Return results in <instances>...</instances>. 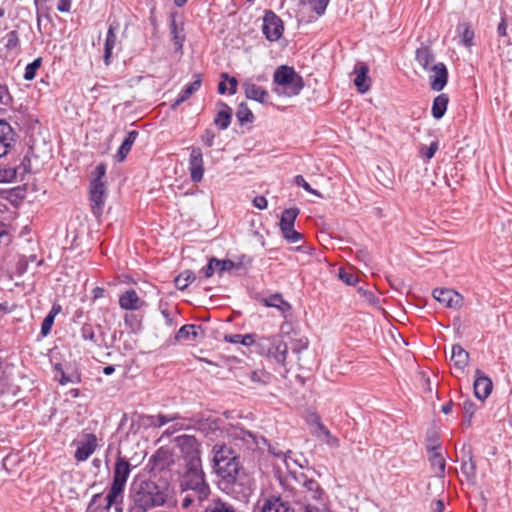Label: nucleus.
Instances as JSON below:
<instances>
[{
    "mask_svg": "<svg viewBox=\"0 0 512 512\" xmlns=\"http://www.w3.org/2000/svg\"><path fill=\"white\" fill-rule=\"evenodd\" d=\"M189 170L193 182L198 183L204 174L203 157L200 148H193L189 159Z\"/></svg>",
    "mask_w": 512,
    "mask_h": 512,
    "instance_id": "14",
    "label": "nucleus"
},
{
    "mask_svg": "<svg viewBox=\"0 0 512 512\" xmlns=\"http://www.w3.org/2000/svg\"><path fill=\"white\" fill-rule=\"evenodd\" d=\"M497 33L499 36L502 37L507 35V25L504 19H502V21L499 23L497 27Z\"/></svg>",
    "mask_w": 512,
    "mask_h": 512,
    "instance_id": "62",
    "label": "nucleus"
},
{
    "mask_svg": "<svg viewBox=\"0 0 512 512\" xmlns=\"http://www.w3.org/2000/svg\"><path fill=\"white\" fill-rule=\"evenodd\" d=\"M71 8V0H58L57 9L60 12H69Z\"/></svg>",
    "mask_w": 512,
    "mask_h": 512,
    "instance_id": "60",
    "label": "nucleus"
},
{
    "mask_svg": "<svg viewBox=\"0 0 512 512\" xmlns=\"http://www.w3.org/2000/svg\"><path fill=\"white\" fill-rule=\"evenodd\" d=\"M215 134L212 130L207 129L202 135V141L207 147H211L214 143Z\"/></svg>",
    "mask_w": 512,
    "mask_h": 512,
    "instance_id": "58",
    "label": "nucleus"
},
{
    "mask_svg": "<svg viewBox=\"0 0 512 512\" xmlns=\"http://www.w3.org/2000/svg\"><path fill=\"white\" fill-rule=\"evenodd\" d=\"M117 29H118V24L112 23V24H110L108 31H107L105 45H104V62L106 65L110 64V58L112 56L113 49L116 46V41H117L116 31H117Z\"/></svg>",
    "mask_w": 512,
    "mask_h": 512,
    "instance_id": "22",
    "label": "nucleus"
},
{
    "mask_svg": "<svg viewBox=\"0 0 512 512\" xmlns=\"http://www.w3.org/2000/svg\"><path fill=\"white\" fill-rule=\"evenodd\" d=\"M253 205L260 209V210H263V209H266L267 206H268V202H267V199L264 197V196H257L253 199Z\"/></svg>",
    "mask_w": 512,
    "mask_h": 512,
    "instance_id": "59",
    "label": "nucleus"
},
{
    "mask_svg": "<svg viewBox=\"0 0 512 512\" xmlns=\"http://www.w3.org/2000/svg\"><path fill=\"white\" fill-rule=\"evenodd\" d=\"M325 505H314V504H306V508H304V512H324Z\"/></svg>",
    "mask_w": 512,
    "mask_h": 512,
    "instance_id": "61",
    "label": "nucleus"
},
{
    "mask_svg": "<svg viewBox=\"0 0 512 512\" xmlns=\"http://www.w3.org/2000/svg\"><path fill=\"white\" fill-rule=\"evenodd\" d=\"M217 271L216 267V258H210L206 267H204L200 272L203 273L205 278H210Z\"/></svg>",
    "mask_w": 512,
    "mask_h": 512,
    "instance_id": "52",
    "label": "nucleus"
},
{
    "mask_svg": "<svg viewBox=\"0 0 512 512\" xmlns=\"http://www.w3.org/2000/svg\"><path fill=\"white\" fill-rule=\"evenodd\" d=\"M226 340L231 343L242 344L244 346H250L253 344L256 345V342H257L254 334H246V335L234 334V335H231L229 338L226 337Z\"/></svg>",
    "mask_w": 512,
    "mask_h": 512,
    "instance_id": "43",
    "label": "nucleus"
},
{
    "mask_svg": "<svg viewBox=\"0 0 512 512\" xmlns=\"http://www.w3.org/2000/svg\"><path fill=\"white\" fill-rule=\"evenodd\" d=\"M298 215H299V209H297V208L285 209L282 212V216L280 219V230L283 231L288 228H293L295 220Z\"/></svg>",
    "mask_w": 512,
    "mask_h": 512,
    "instance_id": "37",
    "label": "nucleus"
},
{
    "mask_svg": "<svg viewBox=\"0 0 512 512\" xmlns=\"http://www.w3.org/2000/svg\"><path fill=\"white\" fill-rule=\"evenodd\" d=\"M463 409L466 413L470 414V416L474 413V403L470 400H466L463 403Z\"/></svg>",
    "mask_w": 512,
    "mask_h": 512,
    "instance_id": "64",
    "label": "nucleus"
},
{
    "mask_svg": "<svg viewBox=\"0 0 512 512\" xmlns=\"http://www.w3.org/2000/svg\"><path fill=\"white\" fill-rule=\"evenodd\" d=\"M448 103L449 97L447 94L443 93L435 97L432 105V115L435 119H440L444 116Z\"/></svg>",
    "mask_w": 512,
    "mask_h": 512,
    "instance_id": "30",
    "label": "nucleus"
},
{
    "mask_svg": "<svg viewBox=\"0 0 512 512\" xmlns=\"http://www.w3.org/2000/svg\"><path fill=\"white\" fill-rule=\"evenodd\" d=\"M236 117L241 124L251 123L254 119L252 111L249 109L246 103L242 102L239 104Z\"/></svg>",
    "mask_w": 512,
    "mask_h": 512,
    "instance_id": "42",
    "label": "nucleus"
},
{
    "mask_svg": "<svg viewBox=\"0 0 512 512\" xmlns=\"http://www.w3.org/2000/svg\"><path fill=\"white\" fill-rule=\"evenodd\" d=\"M131 497L133 504L130 512H147L163 505L166 501L164 493L153 481H142Z\"/></svg>",
    "mask_w": 512,
    "mask_h": 512,
    "instance_id": "4",
    "label": "nucleus"
},
{
    "mask_svg": "<svg viewBox=\"0 0 512 512\" xmlns=\"http://www.w3.org/2000/svg\"><path fill=\"white\" fill-rule=\"evenodd\" d=\"M214 469L218 476L227 484L237 480L240 463L235 452L225 444H216L213 447Z\"/></svg>",
    "mask_w": 512,
    "mask_h": 512,
    "instance_id": "2",
    "label": "nucleus"
},
{
    "mask_svg": "<svg viewBox=\"0 0 512 512\" xmlns=\"http://www.w3.org/2000/svg\"><path fill=\"white\" fill-rule=\"evenodd\" d=\"M10 100H11V97H10L7 87L0 84V104L8 105Z\"/></svg>",
    "mask_w": 512,
    "mask_h": 512,
    "instance_id": "57",
    "label": "nucleus"
},
{
    "mask_svg": "<svg viewBox=\"0 0 512 512\" xmlns=\"http://www.w3.org/2000/svg\"><path fill=\"white\" fill-rule=\"evenodd\" d=\"M17 45V35H16V32L12 31L9 33L8 35V42H7V47H14Z\"/></svg>",
    "mask_w": 512,
    "mask_h": 512,
    "instance_id": "63",
    "label": "nucleus"
},
{
    "mask_svg": "<svg viewBox=\"0 0 512 512\" xmlns=\"http://www.w3.org/2000/svg\"><path fill=\"white\" fill-rule=\"evenodd\" d=\"M492 381L489 377L482 375L481 371L476 370V378L474 380V395L479 400H485L492 391Z\"/></svg>",
    "mask_w": 512,
    "mask_h": 512,
    "instance_id": "15",
    "label": "nucleus"
},
{
    "mask_svg": "<svg viewBox=\"0 0 512 512\" xmlns=\"http://www.w3.org/2000/svg\"><path fill=\"white\" fill-rule=\"evenodd\" d=\"M216 267L219 275H222L226 271H230L236 267L235 263L231 260H218L216 259Z\"/></svg>",
    "mask_w": 512,
    "mask_h": 512,
    "instance_id": "49",
    "label": "nucleus"
},
{
    "mask_svg": "<svg viewBox=\"0 0 512 512\" xmlns=\"http://www.w3.org/2000/svg\"><path fill=\"white\" fill-rule=\"evenodd\" d=\"M27 169L25 166L0 168V182L9 183L17 179L18 175H24Z\"/></svg>",
    "mask_w": 512,
    "mask_h": 512,
    "instance_id": "29",
    "label": "nucleus"
},
{
    "mask_svg": "<svg viewBox=\"0 0 512 512\" xmlns=\"http://www.w3.org/2000/svg\"><path fill=\"white\" fill-rule=\"evenodd\" d=\"M176 447L180 452L182 467L201 465L199 443L194 436L181 435L175 439Z\"/></svg>",
    "mask_w": 512,
    "mask_h": 512,
    "instance_id": "8",
    "label": "nucleus"
},
{
    "mask_svg": "<svg viewBox=\"0 0 512 512\" xmlns=\"http://www.w3.org/2000/svg\"><path fill=\"white\" fill-rule=\"evenodd\" d=\"M119 305L123 310L135 311L144 305V301L140 299L134 289H129L120 295Z\"/></svg>",
    "mask_w": 512,
    "mask_h": 512,
    "instance_id": "17",
    "label": "nucleus"
},
{
    "mask_svg": "<svg viewBox=\"0 0 512 512\" xmlns=\"http://www.w3.org/2000/svg\"><path fill=\"white\" fill-rule=\"evenodd\" d=\"M457 30L459 32L461 44L468 48L472 47L474 44V32L470 28V25L466 22L460 23Z\"/></svg>",
    "mask_w": 512,
    "mask_h": 512,
    "instance_id": "36",
    "label": "nucleus"
},
{
    "mask_svg": "<svg viewBox=\"0 0 512 512\" xmlns=\"http://www.w3.org/2000/svg\"><path fill=\"white\" fill-rule=\"evenodd\" d=\"M170 31L172 35V42L175 46V50L178 52L182 51L183 44L185 41V33L184 28L181 25L180 27L176 23V19L174 16H172L171 24H170Z\"/></svg>",
    "mask_w": 512,
    "mask_h": 512,
    "instance_id": "28",
    "label": "nucleus"
},
{
    "mask_svg": "<svg viewBox=\"0 0 512 512\" xmlns=\"http://www.w3.org/2000/svg\"><path fill=\"white\" fill-rule=\"evenodd\" d=\"M440 446L434 445L432 447H428L429 461L431 466L437 476H443L445 473V459L439 451Z\"/></svg>",
    "mask_w": 512,
    "mask_h": 512,
    "instance_id": "20",
    "label": "nucleus"
},
{
    "mask_svg": "<svg viewBox=\"0 0 512 512\" xmlns=\"http://www.w3.org/2000/svg\"><path fill=\"white\" fill-rule=\"evenodd\" d=\"M154 468L164 470L174 462L172 452L169 449L160 448L153 456Z\"/></svg>",
    "mask_w": 512,
    "mask_h": 512,
    "instance_id": "24",
    "label": "nucleus"
},
{
    "mask_svg": "<svg viewBox=\"0 0 512 512\" xmlns=\"http://www.w3.org/2000/svg\"><path fill=\"white\" fill-rule=\"evenodd\" d=\"M316 427L319 431L318 437H323V441L331 447H339V439L333 436L327 427L317 418Z\"/></svg>",
    "mask_w": 512,
    "mask_h": 512,
    "instance_id": "38",
    "label": "nucleus"
},
{
    "mask_svg": "<svg viewBox=\"0 0 512 512\" xmlns=\"http://www.w3.org/2000/svg\"><path fill=\"white\" fill-rule=\"evenodd\" d=\"M201 83L202 80L200 75H196V79L193 81V83L189 84L183 89L180 96L172 106L175 108L184 101H186L192 94H194L200 88Z\"/></svg>",
    "mask_w": 512,
    "mask_h": 512,
    "instance_id": "35",
    "label": "nucleus"
},
{
    "mask_svg": "<svg viewBox=\"0 0 512 512\" xmlns=\"http://www.w3.org/2000/svg\"><path fill=\"white\" fill-rule=\"evenodd\" d=\"M231 435L235 440L240 439L245 442H249V440H251L252 442H255V437L250 432L245 430H235Z\"/></svg>",
    "mask_w": 512,
    "mask_h": 512,
    "instance_id": "53",
    "label": "nucleus"
},
{
    "mask_svg": "<svg viewBox=\"0 0 512 512\" xmlns=\"http://www.w3.org/2000/svg\"><path fill=\"white\" fill-rule=\"evenodd\" d=\"M292 475L296 483L293 495L296 503L303 505L304 508L306 504L324 506V490L315 479L304 472H294Z\"/></svg>",
    "mask_w": 512,
    "mask_h": 512,
    "instance_id": "3",
    "label": "nucleus"
},
{
    "mask_svg": "<svg viewBox=\"0 0 512 512\" xmlns=\"http://www.w3.org/2000/svg\"><path fill=\"white\" fill-rule=\"evenodd\" d=\"M273 83L275 84L273 91L279 96H296L304 87L302 77L287 65H281L275 70Z\"/></svg>",
    "mask_w": 512,
    "mask_h": 512,
    "instance_id": "5",
    "label": "nucleus"
},
{
    "mask_svg": "<svg viewBox=\"0 0 512 512\" xmlns=\"http://www.w3.org/2000/svg\"><path fill=\"white\" fill-rule=\"evenodd\" d=\"M430 72V87L434 91H441L447 84L448 71L444 63L439 62L437 65L431 67Z\"/></svg>",
    "mask_w": 512,
    "mask_h": 512,
    "instance_id": "13",
    "label": "nucleus"
},
{
    "mask_svg": "<svg viewBox=\"0 0 512 512\" xmlns=\"http://www.w3.org/2000/svg\"><path fill=\"white\" fill-rule=\"evenodd\" d=\"M262 512H294V510L279 497H271L264 500Z\"/></svg>",
    "mask_w": 512,
    "mask_h": 512,
    "instance_id": "25",
    "label": "nucleus"
},
{
    "mask_svg": "<svg viewBox=\"0 0 512 512\" xmlns=\"http://www.w3.org/2000/svg\"><path fill=\"white\" fill-rule=\"evenodd\" d=\"M110 490L106 495V505L105 510L108 512L111 507L114 506L116 512H123V500H124V492H121L120 496L115 498L114 501L110 502Z\"/></svg>",
    "mask_w": 512,
    "mask_h": 512,
    "instance_id": "45",
    "label": "nucleus"
},
{
    "mask_svg": "<svg viewBox=\"0 0 512 512\" xmlns=\"http://www.w3.org/2000/svg\"><path fill=\"white\" fill-rule=\"evenodd\" d=\"M262 29L269 41H276L283 33L282 20L274 12L268 11L264 16Z\"/></svg>",
    "mask_w": 512,
    "mask_h": 512,
    "instance_id": "10",
    "label": "nucleus"
},
{
    "mask_svg": "<svg viewBox=\"0 0 512 512\" xmlns=\"http://www.w3.org/2000/svg\"><path fill=\"white\" fill-rule=\"evenodd\" d=\"M438 150V142L434 141L430 144L429 147H422L420 152L424 155L428 160H430Z\"/></svg>",
    "mask_w": 512,
    "mask_h": 512,
    "instance_id": "54",
    "label": "nucleus"
},
{
    "mask_svg": "<svg viewBox=\"0 0 512 512\" xmlns=\"http://www.w3.org/2000/svg\"><path fill=\"white\" fill-rule=\"evenodd\" d=\"M62 307L60 304L54 303L48 315L44 318L41 325V334L47 336L53 326L55 317L61 312Z\"/></svg>",
    "mask_w": 512,
    "mask_h": 512,
    "instance_id": "33",
    "label": "nucleus"
},
{
    "mask_svg": "<svg viewBox=\"0 0 512 512\" xmlns=\"http://www.w3.org/2000/svg\"><path fill=\"white\" fill-rule=\"evenodd\" d=\"M242 87L246 98L262 104L267 103L269 97L268 92L257 85L253 78L245 79L242 83Z\"/></svg>",
    "mask_w": 512,
    "mask_h": 512,
    "instance_id": "12",
    "label": "nucleus"
},
{
    "mask_svg": "<svg viewBox=\"0 0 512 512\" xmlns=\"http://www.w3.org/2000/svg\"><path fill=\"white\" fill-rule=\"evenodd\" d=\"M256 346L260 354L274 359L282 366L286 365L288 345L281 339V336L260 337Z\"/></svg>",
    "mask_w": 512,
    "mask_h": 512,
    "instance_id": "6",
    "label": "nucleus"
},
{
    "mask_svg": "<svg viewBox=\"0 0 512 512\" xmlns=\"http://www.w3.org/2000/svg\"><path fill=\"white\" fill-rule=\"evenodd\" d=\"M15 133L6 121H0V157L7 154L14 142Z\"/></svg>",
    "mask_w": 512,
    "mask_h": 512,
    "instance_id": "19",
    "label": "nucleus"
},
{
    "mask_svg": "<svg viewBox=\"0 0 512 512\" xmlns=\"http://www.w3.org/2000/svg\"><path fill=\"white\" fill-rule=\"evenodd\" d=\"M339 277L348 285H354L357 282V277L355 275L343 269L339 270Z\"/></svg>",
    "mask_w": 512,
    "mask_h": 512,
    "instance_id": "56",
    "label": "nucleus"
},
{
    "mask_svg": "<svg viewBox=\"0 0 512 512\" xmlns=\"http://www.w3.org/2000/svg\"><path fill=\"white\" fill-rule=\"evenodd\" d=\"M221 78L229 83V94L234 95L237 92L238 81L235 77H230L227 73H222Z\"/></svg>",
    "mask_w": 512,
    "mask_h": 512,
    "instance_id": "55",
    "label": "nucleus"
},
{
    "mask_svg": "<svg viewBox=\"0 0 512 512\" xmlns=\"http://www.w3.org/2000/svg\"><path fill=\"white\" fill-rule=\"evenodd\" d=\"M416 61L427 72L431 70V67L439 63L436 62L431 49L426 46H422L416 50Z\"/></svg>",
    "mask_w": 512,
    "mask_h": 512,
    "instance_id": "21",
    "label": "nucleus"
},
{
    "mask_svg": "<svg viewBox=\"0 0 512 512\" xmlns=\"http://www.w3.org/2000/svg\"><path fill=\"white\" fill-rule=\"evenodd\" d=\"M329 0H300L303 9H309L316 14V17L322 16L328 6Z\"/></svg>",
    "mask_w": 512,
    "mask_h": 512,
    "instance_id": "32",
    "label": "nucleus"
},
{
    "mask_svg": "<svg viewBox=\"0 0 512 512\" xmlns=\"http://www.w3.org/2000/svg\"><path fill=\"white\" fill-rule=\"evenodd\" d=\"M81 336L85 341H89L94 345H99V339L94 331V328L91 325L85 324L82 327Z\"/></svg>",
    "mask_w": 512,
    "mask_h": 512,
    "instance_id": "44",
    "label": "nucleus"
},
{
    "mask_svg": "<svg viewBox=\"0 0 512 512\" xmlns=\"http://www.w3.org/2000/svg\"><path fill=\"white\" fill-rule=\"evenodd\" d=\"M219 106L220 109L214 118V124L220 129L225 130L230 125L232 111L231 108L223 102L219 103Z\"/></svg>",
    "mask_w": 512,
    "mask_h": 512,
    "instance_id": "27",
    "label": "nucleus"
},
{
    "mask_svg": "<svg viewBox=\"0 0 512 512\" xmlns=\"http://www.w3.org/2000/svg\"><path fill=\"white\" fill-rule=\"evenodd\" d=\"M182 508H188L195 502L202 503L210 493L209 484L201 465L185 466L179 479Z\"/></svg>",
    "mask_w": 512,
    "mask_h": 512,
    "instance_id": "1",
    "label": "nucleus"
},
{
    "mask_svg": "<svg viewBox=\"0 0 512 512\" xmlns=\"http://www.w3.org/2000/svg\"><path fill=\"white\" fill-rule=\"evenodd\" d=\"M432 295L435 300L451 309H460L463 305V297L453 289L436 288Z\"/></svg>",
    "mask_w": 512,
    "mask_h": 512,
    "instance_id": "11",
    "label": "nucleus"
},
{
    "mask_svg": "<svg viewBox=\"0 0 512 512\" xmlns=\"http://www.w3.org/2000/svg\"><path fill=\"white\" fill-rule=\"evenodd\" d=\"M97 447V438L94 434H87L85 437V441L82 442L76 452L75 458L78 461L87 460L96 450Z\"/></svg>",
    "mask_w": 512,
    "mask_h": 512,
    "instance_id": "18",
    "label": "nucleus"
},
{
    "mask_svg": "<svg viewBox=\"0 0 512 512\" xmlns=\"http://www.w3.org/2000/svg\"><path fill=\"white\" fill-rule=\"evenodd\" d=\"M198 429L212 439L220 436L223 433L219 426L218 420L212 418L201 420L198 423Z\"/></svg>",
    "mask_w": 512,
    "mask_h": 512,
    "instance_id": "26",
    "label": "nucleus"
},
{
    "mask_svg": "<svg viewBox=\"0 0 512 512\" xmlns=\"http://www.w3.org/2000/svg\"><path fill=\"white\" fill-rule=\"evenodd\" d=\"M204 512H238L231 504L219 498L213 499L204 509Z\"/></svg>",
    "mask_w": 512,
    "mask_h": 512,
    "instance_id": "39",
    "label": "nucleus"
},
{
    "mask_svg": "<svg viewBox=\"0 0 512 512\" xmlns=\"http://www.w3.org/2000/svg\"><path fill=\"white\" fill-rule=\"evenodd\" d=\"M131 472V465L127 459L118 456L116 459L113 481L110 487V498L109 501H114L115 498L119 497L121 492H124L128 477Z\"/></svg>",
    "mask_w": 512,
    "mask_h": 512,
    "instance_id": "9",
    "label": "nucleus"
},
{
    "mask_svg": "<svg viewBox=\"0 0 512 512\" xmlns=\"http://www.w3.org/2000/svg\"><path fill=\"white\" fill-rule=\"evenodd\" d=\"M450 362L455 371L463 373L469 363V353L459 344H455L451 349Z\"/></svg>",
    "mask_w": 512,
    "mask_h": 512,
    "instance_id": "16",
    "label": "nucleus"
},
{
    "mask_svg": "<svg viewBox=\"0 0 512 512\" xmlns=\"http://www.w3.org/2000/svg\"><path fill=\"white\" fill-rule=\"evenodd\" d=\"M42 59L37 58L32 63H29L25 68L24 79L32 80L36 75V71L41 66Z\"/></svg>",
    "mask_w": 512,
    "mask_h": 512,
    "instance_id": "46",
    "label": "nucleus"
},
{
    "mask_svg": "<svg viewBox=\"0 0 512 512\" xmlns=\"http://www.w3.org/2000/svg\"><path fill=\"white\" fill-rule=\"evenodd\" d=\"M106 173V166L99 164L93 171V178L90 184V201L92 211L96 216L101 215L106 199V186L103 177Z\"/></svg>",
    "mask_w": 512,
    "mask_h": 512,
    "instance_id": "7",
    "label": "nucleus"
},
{
    "mask_svg": "<svg viewBox=\"0 0 512 512\" xmlns=\"http://www.w3.org/2000/svg\"><path fill=\"white\" fill-rule=\"evenodd\" d=\"M138 136L137 131H130L127 137L122 142L120 148L117 151L116 158L119 162L123 161L127 154L130 152L132 145L134 144L136 138Z\"/></svg>",
    "mask_w": 512,
    "mask_h": 512,
    "instance_id": "31",
    "label": "nucleus"
},
{
    "mask_svg": "<svg viewBox=\"0 0 512 512\" xmlns=\"http://www.w3.org/2000/svg\"><path fill=\"white\" fill-rule=\"evenodd\" d=\"M195 279L196 275L193 271L185 270L175 278L174 283L179 290H184L190 283L195 281Z\"/></svg>",
    "mask_w": 512,
    "mask_h": 512,
    "instance_id": "40",
    "label": "nucleus"
},
{
    "mask_svg": "<svg viewBox=\"0 0 512 512\" xmlns=\"http://www.w3.org/2000/svg\"><path fill=\"white\" fill-rule=\"evenodd\" d=\"M295 183H296V185L302 187L308 193L316 195L318 197H322V195L317 190H314L310 186V184L304 179L303 176H301V175L296 176L295 177Z\"/></svg>",
    "mask_w": 512,
    "mask_h": 512,
    "instance_id": "48",
    "label": "nucleus"
},
{
    "mask_svg": "<svg viewBox=\"0 0 512 512\" xmlns=\"http://www.w3.org/2000/svg\"><path fill=\"white\" fill-rule=\"evenodd\" d=\"M282 232L283 237L289 242V243H298L302 240V234L297 232L294 227L285 229Z\"/></svg>",
    "mask_w": 512,
    "mask_h": 512,
    "instance_id": "47",
    "label": "nucleus"
},
{
    "mask_svg": "<svg viewBox=\"0 0 512 512\" xmlns=\"http://www.w3.org/2000/svg\"><path fill=\"white\" fill-rule=\"evenodd\" d=\"M368 72H369L368 66L365 64H360L354 70V73L356 75V77L354 79V84H355L358 92H360L362 94L366 93L370 87L369 84L367 83V81L369 80Z\"/></svg>",
    "mask_w": 512,
    "mask_h": 512,
    "instance_id": "23",
    "label": "nucleus"
},
{
    "mask_svg": "<svg viewBox=\"0 0 512 512\" xmlns=\"http://www.w3.org/2000/svg\"><path fill=\"white\" fill-rule=\"evenodd\" d=\"M177 419H179L178 414H172V415H164L159 414L157 416V422L154 423L155 426L162 427L170 422H174Z\"/></svg>",
    "mask_w": 512,
    "mask_h": 512,
    "instance_id": "51",
    "label": "nucleus"
},
{
    "mask_svg": "<svg viewBox=\"0 0 512 512\" xmlns=\"http://www.w3.org/2000/svg\"><path fill=\"white\" fill-rule=\"evenodd\" d=\"M308 339L305 338V337H301V338H298V339H295L293 340V343H292V346H291V349L294 353L296 354H299L301 353L303 350H306L307 347H308Z\"/></svg>",
    "mask_w": 512,
    "mask_h": 512,
    "instance_id": "50",
    "label": "nucleus"
},
{
    "mask_svg": "<svg viewBox=\"0 0 512 512\" xmlns=\"http://www.w3.org/2000/svg\"><path fill=\"white\" fill-rule=\"evenodd\" d=\"M263 304L267 307L277 308L282 313L291 309V305L286 302L280 294H274L262 300Z\"/></svg>",
    "mask_w": 512,
    "mask_h": 512,
    "instance_id": "34",
    "label": "nucleus"
},
{
    "mask_svg": "<svg viewBox=\"0 0 512 512\" xmlns=\"http://www.w3.org/2000/svg\"><path fill=\"white\" fill-rule=\"evenodd\" d=\"M200 329L199 326L189 324V325H183L176 334L177 340H188V339H195L198 336V330Z\"/></svg>",
    "mask_w": 512,
    "mask_h": 512,
    "instance_id": "41",
    "label": "nucleus"
}]
</instances>
